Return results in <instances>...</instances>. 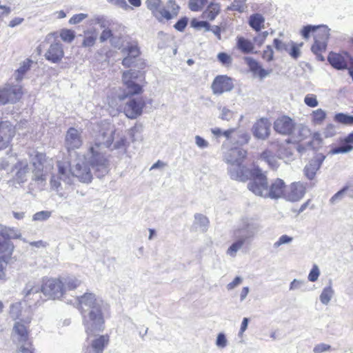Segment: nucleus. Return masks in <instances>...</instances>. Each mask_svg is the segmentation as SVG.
<instances>
[{
    "label": "nucleus",
    "mask_w": 353,
    "mask_h": 353,
    "mask_svg": "<svg viewBox=\"0 0 353 353\" xmlns=\"http://www.w3.org/2000/svg\"><path fill=\"white\" fill-rule=\"evenodd\" d=\"M233 236L234 238V241L226 250V254L230 257L234 258L236 256L238 251L243 248L244 244L250 242L239 234L233 233Z\"/></svg>",
    "instance_id": "obj_27"
},
{
    "label": "nucleus",
    "mask_w": 353,
    "mask_h": 353,
    "mask_svg": "<svg viewBox=\"0 0 353 353\" xmlns=\"http://www.w3.org/2000/svg\"><path fill=\"white\" fill-rule=\"evenodd\" d=\"M16 170L15 180L19 183H24L28 179L30 168L26 161H19L14 165Z\"/></svg>",
    "instance_id": "obj_26"
},
{
    "label": "nucleus",
    "mask_w": 353,
    "mask_h": 353,
    "mask_svg": "<svg viewBox=\"0 0 353 353\" xmlns=\"http://www.w3.org/2000/svg\"><path fill=\"white\" fill-rule=\"evenodd\" d=\"M180 8L176 0H168L165 6L161 7L159 21L162 22L163 20L169 21L176 18L179 13Z\"/></svg>",
    "instance_id": "obj_22"
},
{
    "label": "nucleus",
    "mask_w": 353,
    "mask_h": 353,
    "mask_svg": "<svg viewBox=\"0 0 353 353\" xmlns=\"http://www.w3.org/2000/svg\"><path fill=\"white\" fill-rule=\"evenodd\" d=\"M30 164L32 167V180L37 183H45L47 175L53 169V161L46 158V154L33 152L30 155Z\"/></svg>",
    "instance_id": "obj_7"
},
{
    "label": "nucleus",
    "mask_w": 353,
    "mask_h": 353,
    "mask_svg": "<svg viewBox=\"0 0 353 353\" xmlns=\"http://www.w3.org/2000/svg\"><path fill=\"white\" fill-rule=\"evenodd\" d=\"M274 130L282 135H292L296 130L295 122L288 116H282L274 122Z\"/></svg>",
    "instance_id": "obj_15"
},
{
    "label": "nucleus",
    "mask_w": 353,
    "mask_h": 353,
    "mask_svg": "<svg viewBox=\"0 0 353 353\" xmlns=\"http://www.w3.org/2000/svg\"><path fill=\"white\" fill-rule=\"evenodd\" d=\"M52 212L50 211L43 210L35 213L32 216L34 221H45L51 216Z\"/></svg>",
    "instance_id": "obj_51"
},
{
    "label": "nucleus",
    "mask_w": 353,
    "mask_h": 353,
    "mask_svg": "<svg viewBox=\"0 0 353 353\" xmlns=\"http://www.w3.org/2000/svg\"><path fill=\"white\" fill-rule=\"evenodd\" d=\"M252 131L254 137L265 140L270 135V123L268 119L261 118L252 126Z\"/></svg>",
    "instance_id": "obj_23"
},
{
    "label": "nucleus",
    "mask_w": 353,
    "mask_h": 353,
    "mask_svg": "<svg viewBox=\"0 0 353 353\" xmlns=\"http://www.w3.org/2000/svg\"><path fill=\"white\" fill-rule=\"evenodd\" d=\"M209 224L208 219L203 214H196L194 215V225L201 232H205Z\"/></svg>",
    "instance_id": "obj_38"
},
{
    "label": "nucleus",
    "mask_w": 353,
    "mask_h": 353,
    "mask_svg": "<svg viewBox=\"0 0 353 353\" xmlns=\"http://www.w3.org/2000/svg\"><path fill=\"white\" fill-rule=\"evenodd\" d=\"M83 144L81 132L74 128H70L65 134V146L70 151L79 148Z\"/></svg>",
    "instance_id": "obj_20"
},
{
    "label": "nucleus",
    "mask_w": 353,
    "mask_h": 353,
    "mask_svg": "<svg viewBox=\"0 0 353 353\" xmlns=\"http://www.w3.org/2000/svg\"><path fill=\"white\" fill-rule=\"evenodd\" d=\"M143 132V126L140 124H137L131 128L128 131V135L132 139V141L141 140V133Z\"/></svg>",
    "instance_id": "obj_43"
},
{
    "label": "nucleus",
    "mask_w": 353,
    "mask_h": 353,
    "mask_svg": "<svg viewBox=\"0 0 353 353\" xmlns=\"http://www.w3.org/2000/svg\"><path fill=\"white\" fill-rule=\"evenodd\" d=\"M12 317L19 320L14 323L13 333L14 336L17 335V339L19 343H26L28 339V332L25 323H29L31 321V317L29 316V314L27 315L25 314H22L23 310H12ZM23 312L29 313V310H23Z\"/></svg>",
    "instance_id": "obj_11"
},
{
    "label": "nucleus",
    "mask_w": 353,
    "mask_h": 353,
    "mask_svg": "<svg viewBox=\"0 0 353 353\" xmlns=\"http://www.w3.org/2000/svg\"><path fill=\"white\" fill-rule=\"evenodd\" d=\"M161 0H146L147 8L151 11L152 15L159 21L161 14Z\"/></svg>",
    "instance_id": "obj_35"
},
{
    "label": "nucleus",
    "mask_w": 353,
    "mask_h": 353,
    "mask_svg": "<svg viewBox=\"0 0 353 353\" xmlns=\"http://www.w3.org/2000/svg\"><path fill=\"white\" fill-rule=\"evenodd\" d=\"M101 312V310H82L81 315L88 334H94L103 330L104 320Z\"/></svg>",
    "instance_id": "obj_9"
},
{
    "label": "nucleus",
    "mask_w": 353,
    "mask_h": 353,
    "mask_svg": "<svg viewBox=\"0 0 353 353\" xmlns=\"http://www.w3.org/2000/svg\"><path fill=\"white\" fill-rule=\"evenodd\" d=\"M259 221L252 217H243L239 225L234 230V234L240 235L249 242L261 230Z\"/></svg>",
    "instance_id": "obj_10"
},
{
    "label": "nucleus",
    "mask_w": 353,
    "mask_h": 353,
    "mask_svg": "<svg viewBox=\"0 0 353 353\" xmlns=\"http://www.w3.org/2000/svg\"><path fill=\"white\" fill-rule=\"evenodd\" d=\"M326 113L322 109H317L312 113L313 121L316 123H321L325 118Z\"/></svg>",
    "instance_id": "obj_57"
},
{
    "label": "nucleus",
    "mask_w": 353,
    "mask_h": 353,
    "mask_svg": "<svg viewBox=\"0 0 353 353\" xmlns=\"http://www.w3.org/2000/svg\"><path fill=\"white\" fill-rule=\"evenodd\" d=\"M12 255H3L0 257V281L6 280L7 265L13 262Z\"/></svg>",
    "instance_id": "obj_39"
},
{
    "label": "nucleus",
    "mask_w": 353,
    "mask_h": 353,
    "mask_svg": "<svg viewBox=\"0 0 353 353\" xmlns=\"http://www.w3.org/2000/svg\"><path fill=\"white\" fill-rule=\"evenodd\" d=\"M302 46L303 43L298 44L294 43L293 41H290V46L289 48L288 53L292 58L296 59L297 58L299 57L301 54L300 49Z\"/></svg>",
    "instance_id": "obj_46"
},
{
    "label": "nucleus",
    "mask_w": 353,
    "mask_h": 353,
    "mask_svg": "<svg viewBox=\"0 0 353 353\" xmlns=\"http://www.w3.org/2000/svg\"><path fill=\"white\" fill-rule=\"evenodd\" d=\"M217 59L222 65L228 66L231 65L232 62V58L231 56L225 52H220L217 54Z\"/></svg>",
    "instance_id": "obj_55"
},
{
    "label": "nucleus",
    "mask_w": 353,
    "mask_h": 353,
    "mask_svg": "<svg viewBox=\"0 0 353 353\" xmlns=\"http://www.w3.org/2000/svg\"><path fill=\"white\" fill-rule=\"evenodd\" d=\"M248 64L250 70L255 74H257L261 79H263L270 74V72L263 69L261 65L254 59L249 58Z\"/></svg>",
    "instance_id": "obj_29"
},
{
    "label": "nucleus",
    "mask_w": 353,
    "mask_h": 353,
    "mask_svg": "<svg viewBox=\"0 0 353 353\" xmlns=\"http://www.w3.org/2000/svg\"><path fill=\"white\" fill-rule=\"evenodd\" d=\"M57 165L58 172L57 174H52L50 185V190L56 192L59 197L67 196L64 190L73 184L74 178L81 183H90L92 179L90 166L94 170L97 177H101L108 174H101L96 166L91 163L88 158V151L83 155L78 154L77 159L70 165L68 161H59Z\"/></svg>",
    "instance_id": "obj_1"
},
{
    "label": "nucleus",
    "mask_w": 353,
    "mask_h": 353,
    "mask_svg": "<svg viewBox=\"0 0 353 353\" xmlns=\"http://www.w3.org/2000/svg\"><path fill=\"white\" fill-rule=\"evenodd\" d=\"M335 122L345 125H353V116L348 115L344 113H337L334 117Z\"/></svg>",
    "instance_id": "obj_42"
},
{
    "label": "nucleus",
    "mask_w": 353,
    "mask_h": 353,
    "mask_svg": "<svg viewBox=\"0 0 353 353\" xmlns=\"http://www.w3.org/2000/svg\"><path fill=\"white\" fill-rule=\"evenodd\" d=\"M15 134L14 130L8 122L0 123V150L8 147Z\"/></svg>",
    "instance_id": "obj_25"
},
{
    "label": "nucleus",
    "mask_w": 353,
    "mask_h": 353,
    "mask_svg": "<svg viewBox=\"0 0 353 353\" xmlns=\"http://www.w3.org/2000/svg\"><path fill=\"white\" fill-rule=\"evenodd\" d=\"M296 130H297L299 132V134L296 137L298 141L304 139L310 134V130L307 127L301 125H299L297 128L296 127Z\"/></svg>",
    "instance_id": "obj_56"
},
{
    "label": "nucleus",
    "mask_w": 353,
    "mask_h": 353,
    "mask_svg": "<svg viewBox=\"0 0 353 353\" xmlns=\"http://www.w3.org/2000/svg\"><path fill=\"white\" fill-rule=\"evenodd\" d=\"M32 61L30 59L23 61L20 67L17 70L15 73V79L17 81H21L23 75L29 70Z\"/></svg>",
    "instance_id": "obj_41"
},
{
    "label": "nucleus",
    "mask_w": 353,
    "mask_h": 353,
    "mask_svg": "<svg viewBox=\"0 0 353 353\" xmlns=\"http://www.w3.org/2000/svg\"><path fill=\"white\" fill-rule=\"evenodd\" d=\"M22 96V90L18 86H6L0 89V105L16 103Z\"/></svg>",
    "instance_id": "obj_17"
},
{
    "label": "nucleus",
    "mask_w": 353,
    "mask_h": 353,
    "mask_svg": "<svg viewBox=\"0 0 353 353\" xmlns=\"http://www.w3.org/2000/svg\"><path fill=\"white\" fill-rule=\"evenodd\" d=\"M2 230H5L7 233L6 235H5L6 239H21V233L17 231V230H14V228H1Z\"/></svg>",
    "instance_id": "obj_58"
},
{
    "label": "nucleus",
    "mask_w": 353,
    "mask_h": 353,
    "mask_svg": "<svg viewBox=\"0 0 353 353\" xmlns=\"http://www.w3.org/2000/svg\"><path fill=\"white\" fill-rule=\"evenodd\" d=\"M191 26L195 28H204L206 31L210 30V24L205 21H197L196 19H193L191 21Z\"/></svg>",
    "instance_id": "obj_62"
},
{
    "label": "nucleus",
    "mask_w": 353,
    "mask_h": 353,
    "mask_svg": "<svg viewBox=\"0 0 353 353\" xmlns=\"http://www.w3.org/2000/svg\"><path fill=\"white\" fill-rule=\"evenodd\" d=\"M24 299L10 305V309H23L24 307H37L41 305L44 300L41 296L38 287L27 285L24 289Z\"/></svg>",
    "instance_id": "obj_8"
},
{
    "label": "nucleus",
    "mask_w": 353,
    "mask_h": 353,
    "mask_svg": "<svg viewBox=\"0 0 353 353\" xmlns=\"http://www.w3.org/2000/svg\"><path fill=\"white\" fill-rule=\"evenodd\" d=\"M207 0H190L189 8L193 12L201 10L206 4Z\"/></svg>",
    "instance_id": "obj_50"
},
{
    "label": "nucleus",
    "mask_w": 353,
    "mask_h": 353,
    "mask_svg": "<svg viewBox=\"0 0 353 353\" xmlns=\"http://www.w3.org/2000/svg\"><path fill=\"white\" fill-rule=\"evenodd\" d=\"M247 151L234 147L223 152V161L228 165V172L233 180L245 182L253 175V168L249 169L243 165Z\"/></svg>",
    "instance_id": "obj_5"
},
{
    "label": "nucleus",
    "mask_w": 353,
    "mask_h": 353,
    "mask_svg": "<svg viewBox=\"0 0 353 353\" xmlns=\"http://www.w3.org/2000/svg\"><path fill=\"white\" fill-rule=\"evenodd\" d=\"M145 102L142 99H131L125 103L123 112L128 118L134 119L142 114Z\"/></svg>",
    "instance_id": "obj_19"
},
{
    "label": "nucleus",
    "mask_w": 353,
    "mask_h": 353,
    "mask_svg": "<svg viewBox=\"0 0 353 353\" xmlns=\"http://www.w3.org/2000/svg\"><path fill=\"white\" fill-rule=\"evenodd\" d=\"M246 0H234L228 9L243 12L245 8Z\"/></svg>",
    "instance_id": "obj_52"
},
{
    "label": "nucleus",
    "mask_w": 353,
    "mask_h": 353,
    "mask_svg": "<svg viewBox=\"0 0 353 353\" xmlns=\"http://www.w3.org/2000/svg\"><path fill=\"white\" fill-rule=\"evenodd\" d=\"M61 39L66 43H71L75 38L74 31L69 29H63L60 32Z\"/></svg>",
    "instance_id": "obj_49"
},
{
    "label": "nucleus",
    "mask_w": 353,
    "mask_h": 353,
    "mask_svg": "<svg viewBox=\"0 0 353 353\" xmlns=\"http://www.w3.org/2000/svg\"><path fill=\"white\" fill-rule=\"evenodd\" d=\"M38 288L41 293L42 292L46 296L52 299H59L65 294V288L59 278H50L44 280L41 288Z\"/></svg>",
    "instance_id": "obj_12"
},
{
    "label": "nucleus",
    "mask_w": 353,
    "mask_h": 353,
    "mask_svg": "<svg viewBox=\"0 0 353 353\" xmlns=\"http://www.w3.org/2000/svg\"><path fill=\"white\" fill-rule=\"evenodd\" d=\"M220 11L219 3H211L207 9L203 12V17L210 21L214 20Z\"/></svg>",
    "instance_id": "obj_34"
},
{
    "label": "nucleus",
    "mask_w": 353,
    "mask_h": 353,
    "mask_svg": "<svg viewBox=\"0 0 353 353\" xmlns=\"http://www.w3.org/2000/svg\"><path fill=\"white\" fill-rule=\"evenodd\" d=\"M5 230L0 228V254L12 255L14 251V245L8 241L5 236L7 234Z\"/></svg>",
    "instance_id": "obj_28"
},
{
    "label": "nucleus",
    "mask_w": 353,
    "mask_h": 353,
    "mask_svg": "<svg viewBox=\"0 0 353 353\" xmlns=\"http://www.w3.org/2000/svg\"><path fill=\"white\" fill-rule=\"evenodd\" d=\"M273 45L278 52H288V51L289 50V48L290 46V41H289L288 42H284L279 39H274L273 41Z\"/></svg>",
    "instance_id": "obj_48"
},
{
    "label": "nucleus",
    "mask_w": 353,
    "mask_h": 353,
    "mask_svg": "<svg viewBox=\"0 0 353 353\" xmlns=\"http://www.w3.org/2000/svg\"><path fill=\"white\" fill-rule=\"evenodd\" d=\"M78 305L81 307L90 309H101L106 307V303L101 297L97 296L92 292H85L82 296L77 297Z\"/></svg>",
    "instance_id": "obj_13"
},
{
    "label": "nucleus",
    "mask_w": 353,
    "mask_h": 353,
    "mask_svg": "<svg viewBox=\"0 0 353 353\" xmlns=\"http://www.w3.org/2000/svg\"><path fill=\"white\" fill-rule=\"evenodd\" d=\"M327 59L332 66L337 70L346 69L349 66L353 67V58L347 52H330Z\"/></svg>",
    "instance_id": "obj_14"
},
{
    "label": "nucleus",
    "mask_w": 353,
    "mask_h": 353,
    "mask_svg": "<svg viewBox=\"0 0 353 353\" xmlns=\"http://www.w3.org/2000/svg\"><path fill=\"white\" fill-rule=\"evenodd\" d=\"M84 34L82 46L85 48L93 46L97 40V34L91 31H86L84 32Z\"/></svg>",
    "instance_id": "obj_45"
},
{
    "label": "nucleus",
    "mask_w": 353,
    "mask_h": 353,
    "mask_svg": "<svg viewBox=\"0 0 353 353\" xmlns=\"http://www.w3.org/2000/svg\"><path fill=\"white\" fill-rule=\"evenodd\" d=\"M64 56L63 46L61 43L54 42L49 46L44 57L46 60L53 63H59Z\"/></svg>",
    "instance_id": "obj_24"
},
{
    "label": "nucleus",
    "mask_w": 353,
    "mask_h": 353,
    "mask_svg": "<svg viewBox=\"0 0 353 353\" xmlns=\"http://www.w3.org/2000/svg\"><path fill=\"white\" fill-rule=\"evenodd\" d=\"M188 19L187 17H182L174 26V28L179 31L183 32L188 25Z\"/></svg>",
    "instance_id": "obj_63"
},
{
    "label": "nucleus",
    "mask_w": 353,
    "mask_h": 353,
    "mask_svg": "<svg viewBox=\"0 0 353 353\" xmlns=\"http://www.w3.org/2000/svg\"><path fill=\"white\" fill-rule=\"evenodd\" d=\"M105 342V336H101L99 338L93 341L91 347L87 350L86 353H102Z\"/></svg>",
    "instance_id": "obj_33"
},
{
    "label": "nucleus",
    "mask_w": 353,
    "mask_h": 353,
    "mask_svg": "<svg viewBox=\"0 0 353 353\" xmlns=\"http://www.w3.org/2000/svg\"><path fill=\"white\" fill-rule=\"evenodd\" d=\"M290 291L305 292L309 290L307 281L301 279H294L290 284Z\"/></svg>",
    "instance_id": "obj_36"
},
{
    "label": "nucleus",
    "mask_w": 353,
    "mask_h": 353,
    "mask_svg": "<svg viewBox=\"0 0 353 353\" xmlns=\"http://www.w3.org/2000/svg\"><path fill=\"white\" fill-rule=\"evenodd\" d=\"M237 47L244 53L250 52L254 48L252 43L242 37L237 38Z\"/></svg>",
    "instance_id": "obj_40"
},
{
    "label": "nucleus",
    "mask_w": 353,
    "mask_h": 353,
    "mask_svg": "<svg viewBox=\"0 0 353 353\" xmlns=\"http://www.w3.org/2000/svg\"><path fill=\"white\" fill-rule=\"evenodd\" d=\"M349 189L348 186L343 187L341 190L337 192L336 194H334L330 199V201L331 203H335L337 201L341 200L346 191H347Z\"/></svg>",
    "instance_id": "obj_59"
},
{
    "label": "nucleus",
    "mask_w": 353,
    "mask_h": 353,
    "mask_svg": "<svg viewBox=\"0 0 353 353\" xmlns=\"http://www.w3.org/2000/svg\"><path fill=\"white\" fill-rule=\"evenodd\" d=\"M234 134V141H232V143L237 145L247 144L250 139V134L244 130L236 129Z\"/></svg>",
    "instance_id": "obj_31"
},
{
    "label": "nucleus",
    "mask_w": 353,
    "mask_h": 353,
    "mask_svg": "<svg viewBox=\"0 0 353 353\" xmlns=\"http://www.w3.org/2000/svg\"><path fill=\"white\" fill-rule=\"evenodd\" d=\"M261 159L265 161L269 167L272 170H276L279 167V161L277 158L273 155L270 150H265L261 154Z\"/></svg>",
    "instance_id": "obj_32"
},
{
    "label": "nucleus",
    "mask_w": 353,
    "mask_h": 353,
    "mask_svg": "<svg viewBox=\"0 0 353 353\" xmlns=\"http://www.w3.org/2000/svg\"><path fill=\"white\" fill-rule=\"evenodd\" d=\"M305 103L311 108L316 107L319 104L316 97L314 94H307L304 99Z\"/></svg>",
    "instance_id": "obj_60"
},
{
    "label": "nucleus",
    "mask_w": 353,
    "mask_h": 353,
    "mask_svg": "<svg viewBox=\"0 0 353 353\" xmlns=\"http://www.w3.org/2000/svg\"><path fill=\"white\" fill-rule=\"evenodd\" d=\"M334 295V290L331 285H329L325 288H323L319 299L321 302L324 304L327 305L331 299L332 298Z\"/></svg>",
    "instance_id": "obj_44"
},
{
    "label": "nucleus",
    "mask_w": 353,
    "mask_h": 353,
    "mask_svg": "<svg viewBox=\"0 0 353 353\" xmlns=\"http://www.w3.org/2000/svg\"><path fill=\"white\" fill-rule=\"evenodd\" d=\"M320 275V270L316 265H314L308 275V280L314 282L318 280Z\"/></svg>",
    "instance_id": "obj_61"
},
{
    "label": "nucleus",
    "mask_w": 353,
    "mask_h": 353,
    "mask_svg": "<svg viewBox=\"0 0 353 353\" xmlns=\"http://www.w3.org/2000/svg\"><path fill=\"white\" fill-rule=\"evenodd\" d=\"M17 353H34V348L30 343L21 345Z\"/></svg>",
    "instance_id": "obj_64"
},
{
    "label": "nucleus",
    "mask_w": 353,
    "mask_h": 353,
    "mask_svg": "<svg viewBox=\"0 0 353 353\" xmlns=\"http://www.w3.org/2000/svg\"><path fill=\"white\" fill-rule=\"evenodd\" d=\"M233 88L234 83L232 79L226 75H219L216 77L211 85L213 93L217 95L230 92Z\"/></svg>",
    "instance_id": "obj_16"
},
{
    "label": "nucleus",
    "mask_w": 353,
    "mask_h": 353,
    "mask_svg": "<svg viewBox=\"0 0 353 353\" xmlns=\"http://www.w3.org/2000/svg\"><path fill=\"white\" fill-rule=\"evenodd\" d=\"M59 279L65 288V292L67 290H74L77 289L81 283V281L74 276L61 277Z\"/></svg>",
    "instance_id": "obj_30"
},
{
    "label": "nucleus",
    "mask_w": 353,
    "mask_h": 353,
    "mask_svg": "<svg viewBox=\"0 0 353 353\" xmlns=\"http://www.w3.org/2000/svg\"><path fill=\"white\" fill-rule=\"evenodd\" d=\"M264 21V17L258 13L252 14L249 18L250 26L257 32L261 29Z\"/></svg>",
    "instance_id": "obj_37"
},
{
    "label": "nucleus",
    "mask_w": 353,
    "mask_h": 353,
    "mask_svg": "<svg viewBox=\"0 0 353 353\" xmlns=\"http://www.w3.org/2000/svg\"><path fill=\"white\" fill-rule=\"evenodd\" d=\"M305 192V184L301 182H294L285 188L284 199L288 201L296 202L304 196Z\"/></svg>",
    "instance_id": "obj_18"
},
{
    "label": "nucleus",
    "mask_w": 353,
    "mask_h": 353,
    "mask_svg": "<svg viewBox=\"0 0 353 353\" xmlns=\"http://www.w3.org/2000/svg\"><path fill=\"white\" fill-rule=\"evenodd\" d=\"M103 146L112 151L117 150L120 154L125 153L127 150L125 136L117 133L114 125L106 120L97 124L94 143L88 148V158L101 174L109 172V160L105 153L101 151Z\"/></svg>",
    "instance_id": "obj_2"
},
{
    "label": "nucleus",
    "mask_w": 353,
    "mask_h": 353,
    "mask_svg": "<svg viewBox=\"0 0 353 353\" xmlns=\"http://www.w3.org/2000/svg\"><path fill=\"white\" fill-rule=\"evenodd\" d=\"M353 150V145H350V144H347L344 140L343 141V144L341 146L332 148L329 154H345L351 152Z\"/></svg>",
    "instance_id": "obj_47"
},
{
    "label": "nucleus",
    "mask_w": 353,
    "mask_h": 353,
    "mask_svg": "<svg viewBox=\"0 0 353 353\" xmlns=\"http://www.w3.org/2000/svg\"><path fill=\"white\" fill-rule=\"evenodd\" d=\"M311 32L314 33V43L312 46L311 50L315 54L318 59L323 61V57L321 52L325 51L328 39L330 37V29L327 26L307 25L303 28L301 35L305 39H307Z\"/></svg>",
    "instance_id": "obj_6"
},
{
    "label": "nucleus",
    "mask_w": 353,
    "mask_h": 353,
    "mask_svg": "<svg viewBox=\"0 0 353 353\" xmlns=\"http://www.w3.org/2000/svg\"><path fill=\"white\" fill-rule=\"evenodd\" d=\"M293 241V237L292 236H290L287 234H283V235H281L279 239L274 243V245H273V247L274 248H278L279 247H280L281 245H286V244H290Z\"/></svg>",
    "instance_id": "obj_53"
},
{
    "label": "nucleus",
    "mask_w": 353,
    "mask_h": 353,
    "mask_svg": "<svg viewBox=\"0 0 353 353\" xmlns=\"http://www.w3.org/2000/svg\"><path fill=\"white\" fill-rule=\"evenodd\" d=\"M251 179L252 181L248 184V188L255 195L272 199L284 198L286 188L282 179H275L269 186L266 176L256 166L253 167V175Z\"/></svg>",
    "instance_id": "obj_4"
},
{
    "label": "nucleus",
    "mask_w": 353,
    "mask_h": 353,
    "mask_svg": "<svg viewBox=\"0 0 353 353\" xmlns=\"http://www.w3.org/2000/svg\"><path fill=\"white\" fill-rule=\"evenodd\" d=\"M121 43L116 44L114 39H112V43L121 50V53L125 56L122 61V65L125 68H137L139 70H128L122 74V82L129 95L139 94L143 92V86L136 82V80L141 74L140 70L145 67V63L139 58L140 50L138 43L135 40L126 37L121 39Z\"/></svg>",
    "instance_id": "obj_3"
},
{
    "label": "nucleus",
    "mask_w": 353,
    "mask_h": 353,
    "mask_svg": "<svg viewBox=\"0 0 353 353\" xmlns=\"http://www.w3.org/2000/svg\"><path fill=\"white\" fill-rule=\"evenodd\" d=\"M325 156L323 154H316L304 168L303 172L306 178L309 180L314 179L316 172L320 169Z\"/></svg>",
    "instance_id": "obj_21"
},
{
    "label": "nucleus",
    "mask_w": 353,
    "mask_h": 353,
    "mask_svg": "<svg viewBox=\"0 0 353 353\" xmlns=\"http://www.w3.org/2000/svg\"><path fill=\"white\" fill-rule=\"evenodd\" d=\"M221 113L219 118L223 121H230L233 116H234V112L231 110L228 109L226 107H223L219 108Z\"/></svg>",
    "instance_id": "obj_54"
}]
</instances>
